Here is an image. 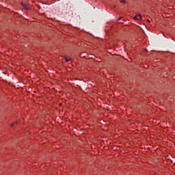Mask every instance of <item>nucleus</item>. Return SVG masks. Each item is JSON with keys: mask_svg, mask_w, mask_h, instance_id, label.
Wrapping results in <instances>:
<instances>
[{"mask_svg": "<svg viewBox=\"0 0 175 175\" xmlns=\"http://www.w3.org/2000/svg\"><path fill=\"white\" fill-rule=\"evenodd\" d=\"M134 20H142V15L137 14L133 17Z\"/></svg>", "mask_w": 175, "mask_h": 175, "instance_id": "f257e3e1", "label": "nucleus"}, {"mask_svg": "<svg viewBox=\"0 0 175 175\" xmlns=\"http://www.w3.org/2000/svg\"><path fill=\"white\" fill-rule=\"evenodd\" d=\"M21 4L24 9H26V10H29V6H28V4H24V3H22Z\"/></svg>", "mask_w": 175, "mask_h": 175, "instance_id": "f03ea898", "label": "nucleus"}, {"mask_svg": "<svg viewBox=\"0 0 175 175\" xmlns=\"http://www.w3.org/2000/svg\"><path fill=\"white\" fill-rule=\"evenodd\" d=\"M66 59V62H69L70 61L72 60V59H67L66 57H65Z\"/></svg>", "mask_w": 175, "mask_h": 175, "instance_id": "7ed1b4c3", "label": "nucleus"}, {"mask_svg": "<svg viewBox=\"0 0 175 175\" xmlns=\"http://www.w3.org/2000/svg\"><path fill=\"white\" fill-rule=\"evenodd\" d=\"M120 3H126L125 0H120Z\"/></svg>", "mask_w": 175, "mask_h": 175, "instance_id": "20e7f679", "label": "nucleus"}, {"mask_svg": "<svg viewBox=\"0 0 175 175\" xmlns=\"http://www.w3.org/2000/svg\"><path fill=\"white\" fill-rule=\"evenodd\" d=\"M15 124H17V122H15L14 123L12 124H11V126L13 127L14 125H15Z\"/></svg>", "mask_w": 175, "mask_h": 175, "instance_id": "39448f33", "label": "nucleus"}, {"mask_svg": "<svg viewBox=\"0 0 175 175\" xmlns=\"http://www.w3.org/2000/svg\"><path fill=\"white\" fill-rule=\"evenodd\" d=\"M148 23H151V21H150V20H148Z\"/></svg>", "mask_w": 175, "mask_h": 175, "instance_id": "423d86ee", "label": "nucleus"}]
</instances>
